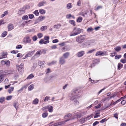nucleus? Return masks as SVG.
Here are the masks:
<instances>
[{"instance_id": "1", "label": "nucleus", "mask_w": 126, "mask_h": 126, "mask_svg": "<svg viewBox=\"0 0 126 126\" xmlns=\"http://www.w3.org/2000/svg\"><path fill=\"white\" fill-rule=\"evenodd\" d=\"M80 93V91L75 89L72 90L68 94L69 97H70V100L73 101V103L75 105L79 104V102L77 99L80 97L79 95Z\"/></svg>"}, {"instance_id": "2", "label": "nucleus", "mask_w": 126, "mask_h": 126, "mask_svg": "<svg viewBox=\"0 0 126 126\" xmlns=\"http://www.w3.org/2000/svg\"><path fill=\"white\" fill-rule=\"evenodd\" d=\"M82 112L80 113L78 112L75 113V115L74 116V117H72V115L70 113H69L67 115L64 116V118L67 119L65 121V122H66L72 119H74L75 118H80L82 116Z\"/></svg>"}, {"instance_id": "3", "label": "nucleus", "mask_w": 126, "mask_h": 126, "mask_svg": "<svg viewBox=\"0 0 126 126\" xmlns=\"http://www.w3.org/2000/svg\"><path fill=\"white\" fill-rule=\"evenodd\" d=\"M81 29L79 28L74 27L73 31L70 33V36H75L81 33Z\"/></svg>"}, {"instance_id": "4", "label": "nucleus", "mask_w": 126, "mask_h": 126, "mask_svg": "<svg viewBox=\"0 0 126 126\" xmlns=\"http://www.w3.org/2000/svg\"><path fill=\"white\" fill-rule=\"evenodd\" d=\"M85 39V36L84 35H80L76 38V41L79 43L83 42Z\"/></svg>"}, {"instance_id": "5", "label": "nucleus", "mask_w": 126, "mask_h": 126, "mask_svg": "<svg viewBox=\"0 0 126 126\" xmlns=\"http://www.w3.org/2000/svg\"><path fill=\"white\" fill-rule=\"evenodd\" d=\"M24 64L23 63H21L20 65H16V67L17 68L18 71L20 73H22L23 72L24 68H23Z\"/></svg>"}, {"instance_id": "6", "label": "nucleus", "mask_w": 126, "mask_h": 126, "mask_svg": "<svg viewBox=\"0 0 126 126\" xmlns=\"http://www.w3.org/2000/svg\"><path fill=\"white\" fill-rule=\"evenodd\" d=\"M48 109V110L49 112H51L53 111V107L52 106L50 105L47 106L42 108V110L45 111H47L46 110Z\"/></svg>"}, {"instance_id": "7", "label": "nucleus", "mask_w": 126, "mask_h": 126, "mask_svg": "<svg viewBox=\"0 0 126 126\" xmlns=\"http://www.w3.org/2000/svg\"><path fill=\"white\" fill-rule=\"evenodd\" d=\"M31 40L29 36L26 37L24 39L23 42L25 43H30L31 42Z\"/></svg>"}, {"instance_id": "8", "label": "nucleus", "mask_w": 126, "mask_h": 126, "mask_svg": "<svg viewBox=\"0 0 126 126\" xmlns=\"http://www.w3.org/2000/svg\"><path fill=\"white\" fill-rule=\"evenodd\" d=\"M106 53L105 51L103 52L101 51H97L95 54V55L98 56H104L106 55Z\"/></svg>"}, {"instance_id": "9", "label": "nucleus", "mask_w": 126, "mask_h": 126, "mask_svg": "<svg viewBox=\"0 0 126 126\" xmlns=\"http://www.w3.org/2000/svg\"><path fill=\"white\" fill-rule=\"evenodd\" d=\"M85 54V51H81L78 52L76 54V56L78 57H80L84 55Z\"/></svg>"}, {"instance_id": "10", "label": "nucleus", "mask_w": 126, "mask_h": 126, "mask_svg": "<svg viewBox=\"0 0 126 126\" xmlns=\"http://www.w3.org/2000/svg\"><path fill=\"white\" fill-rule=\"evenodd\" d=\"M42 51L41 50H39L37 51L36 53V54H35L34 55L33 57H32L31 60H32L34 59V57L36 56H38V57H39L40 55L41 54H42Z\"/></svg>"}, {"instance_id": "11", "label": "nucleus", "mask_w": 126, "mask_h": 126, "mask_svg": "<svg viewBox=\"0 0 126 126\" xmlns=\"http://www.w3.org/2000/svg\"><path fill=\"white\" fill-rule=\"evenodd\" d=\"M59 63L62 65L65 64V59L63 57H62L59 58Z\"/></svg>"}, {"instance_id": "12", "label": "nucleus", "mask_w": 126, "mask_h": 126, "mask_svg": "<svg viewBox=\"0 0 126 126\" xmlns=\"http://www.w3.org/2000/svg\"><path fill=\"white\" fill-rule=\"evenodd\" d=\"M25 12V8L23 7L19 9L18 13L20 15H21Z\"/></svg>"}, {"instance_id": "13", "label": "nucleus", "mask_w": 126, "mask_h": 126, "mask_svg": "<svg viewBox=\"0 0 126 126\" xmlns=\"http://www.w3.org/2000/svg\"><path fill=\"white\" fill-rule=\"evenodd\" d=\"M47 4L46 1L45 0H43L39 2L37 5V6L39 7H40L44 6L46 4Z\"/></svg>"}, {"instance_id": "14", "label": "nucleus", "mask_w": 126, "mask_h": 126, "mask_svg": "<svg viewBox=\"0 0 126 126\" xmlns=\"http://www.w3.org/2000/svg\"><path fill=\"white\" fill-rule=\"evenodd\" d=\"M38 65L40 66L41 67H42L44 66L45 64V62L44 61H41L39 60L38 62Z\"/></svg>"}, {"instance_id": "15", "label": "nucleus", "mask_w": 126, "mask_h": 126, "mask_svg": "<svg viewBox=\"0 0 126 126\" xmlns=\"http://www.w3.org/2000/svg\"><path fill=\"white\" fill-rule=\"evenodd\" d=\"M49 40H47L46 41H44V40L43 39H41L39 42V43L41 44H46L49 43Z\"/></svg>"}, {"instance_id": "16", "label": "nucleus", "mask_w": 126, "mask_h": 126, "mask_svg": "<svg viewBox=\"0 0 126 126\" xmlns=\"http://www.w3.org/2000/svg\"><path fill=\"white\" fill-rule=\"evenodd\" d=\"M13 106L15 108L16 110H17L19 106V104L17 102H15L13 103Z\"/></svg>"}, {"instance_id": "17", "label": "nucleus", "mask_w": 126, "mask_h": 126, "mask_svg": "<svg viewBox=\"0 0 126 126\" xmlns=\"http://www.w3.org/2000/svg\"><path fill=\"white\" fill-rule=\"evenodd\" d=\"M8 31H11L14 29V27L13 25L12 24H10L8 25Z\"/></svg>"}, {"instance_id": "18", "label": "nucleus", "mask_w": 126, "mask_h": 126, "mask_svg": "<svg viewBox=\"0 0 126 126\" xmlns=\"http://www.w3.org/2000/svg\"><path fill=\"white\" fill-rule=\"evenodd\" d=\"M35 52V50L31 51L28 52L26 54L28 57H30L32 56Z\"/></svg>"}, {"instance_id": "19", "label": "nucleus", "mask_w": 126, "mask_h": 126, "mask_svg": "<svg viewBox=\"0 0 126 126\" xmlns=\"http://www.w3.org/2000/svg\"><path fill=\"white\" fill-rule=\"evenodd\" d=\"M114 49L116 52H118L121 50V47L119 46H117L114 48Z\"/></svg>"}, {"instance_id": "20", "label": "nucleus", "mask_w": 126, "mask_h": 126, "mask_svg": "<svg viewBox=\"0 0 126 126\" xmlns=\"http://www.w3.org/2000/svg\"><path fill=\"white\" fill-rule=\"evenodd\" d=\"M90 43L89 42H87L83 44V47H88L90 45Z\"/></svg>"}, {"instance_id": "21", "label": "nucleus", "mask_w": 126, "mask_h": 126, "mask_svg": "<svg viewBox=\"0 0 126 126\" xmlns=\"http://www.w3.org/2000/svg\"><path fill=\"white\" fill-rule=\"evenodd\" d=\"M80 15L85 17H87L88 16L87 13L86 12L84 13L83 12H81L80 13Z\"/></svg>"}, {"instance_id": "22", "label": "nucleus", "mask_w": 126, "mask_h": 126, "mask_svg": "<svg viewBox=\"0 0 126 126\" xmlns=\"http://www.w3.org/2000/svg\"><path fill=\"white\" fill-rule=\"evenodd\" d=\"M69 53L68 52H66L64 53L63 55V57L64 59H67L69 56Z\"/></svg>"}, {"instance_id": "23", "label": "nucleus", "mask_w": 126, "mask_h": 126, "mask_svg": "<svg viewBox=\"0 0 126 126\" xmlns=\"http://www.w3.org/2000/svg\"><path fill=\"white\" fill-rule=\"evenodd\" d=\"M45 17L43 16H41L39 17L38 20H39V22H40L43 21L45 18Z\"/></svg>"}, {"instance_id": "24", "label": "nucleus", "mask_w": 126, "mask_h": 126, "mask_svg": "<svg viewBox=\"0 0 126 126\" xmlns=\"http://www.w3.org/2000/svg\"><path fill=\"white\" fill-rule=\"evenodd\" d=\"M61 26L62 25L61 24H58L57 25H54V28L57 29H58L60 28Z\"/></svg>"}, {"instance_id": "25", "label": "nucleus", "mask_w": 126, "mask_h": 126, "mask_svg": "<svg viewBox=\"0 0 126 126\" xmlns=\"http://www.w3.org/2000/svg\"><path fill=\"white\" fill-rule=\"evenodd\" d=\"M8 14V10H7L3 13V14H2L1 16L0 17L1 18H3L6 15H7Z\"/></svg>"}, {"instance_id": "26", "label": "nucleus", "mask_w": 126, "mask_h": 126, "mask_svg": "<svg viewBox=\"0 0 126 126\" xmlns=\"http://www.w3.org/2000/svg\"><path fill=\"white\" fill-rule=\"evenodd\" d=\"M39 12L42 15L46 13V11L42 9H40L39 10Z\"/></svg>"}, {"instance_id": "27", "label": "nucleus", "mask_w": 126, "mask_h": 126, "mask_svg": "<svg viewBox=\"0 0 126 126\" xmlns=\"http://www.w3.org/2000/svg\"><path fill=\"white\" fill-rule=\"evenodd\" d=\"M14 89V88L13 87H10V88L8 89V93L10 94L13 91Z\"/></svg>"}, {"instance_id": "28", "label": "nucleus", "mask_w": 126, "mask_h": 126, "mask_svg": "<svg viewBox=\"0 0 126 126\" xmlns=\"http://www.w3.org/2000/svg\"><path fill=\"white\" fill-rule=\"evenodd\" d=\"M123 66V64L120 63H119L118 64V70H120V69L122 68Z\"/></svg>"}, {"instance_id": "29", "label": "nucleus", "mask_w": 126, "mask_h": 126, "mask_svg": "<svg viewBox=\"0 0 126 126\" xmlns=\"http://www.w3.org/2000/svg\"><path fill=\"white\" fill-rule=\"evenodd\" d=\"M34 85L33 84H32L29 86L28 88V90L29 91H31L34 88Z\"/></svg>"}, {"instance_id": "30", "label": "nucleus", "mask_w": 126, "mask_h": 126, "mask_svg": "<svg viewBox=\"0 0 126 126\" xmlns=\"http://www.w3.org/2000/svg\"><path fill=\"white\" fill-rule=\"evenodd\" d=\"M72 6L71 5V3H69L67 4L66 5V8L68 9L71 8L72 7Z\"/></svg>"}, {"instance_id": "31", "label": "nucleus", "mask_w": 126, "mask_h": 126, "mask_svg": "<svg viewBox=\"0 0 126 126\" xmlns=\"http://www.w3.org/2000/svg\"><path fill=\"white\" fill-rule=\"evenodd\" d=\"M38 99L37 98H36L33 101V104L36 105L38 104Z\"/></svg>"}, {"instance_id": "32", "label": "nucleus", "mask_w": 126, "mask_h": 126, "mask_svg": "<svg viewBox=\"0 0 126 126\" xmlns=\"http://www.w3.org/2000/svg\"><path fill=\"white\" fill-rule=\"evenodd\" d=\"M99 61L100 60L99 59H95L94 60V63H95V65L96 64H98L99 63Z\"/></svg>"}, {"instance_id": "33", "label": "nucleus", "mask_w": 126, "mask_h": 126, "mask_svg": "<svg viewBox=\"0 0 126 126\" xmlns=\"http://www.w3.org/2000/svg\"><path fill=\"white\" fill-rule=\"evenodd\" d=\"M34 77V76L33 74H32L29 75L27 78V79H32Z\"/></svg>"}, {"instance_id": "34", "label": "nucleus", "mask_w": 126, "mask_h": 126, "mask_svg": "<svg viewBox=\"0 0 126 126\" xmlns=\"http://www.w3.org/2000/svg\"><path fill=\"white\" fill-rule=\"evenodd\" d=\"M94 29H93L92 27H90L88 28L87 30V31L88 32H92Z\"/></svg>"}, {"instance_id": "35", "label": "nucleus", "mask_w": 126, "mask_h": 126, "mask_svg": "<svg viewBox=\"0 0 126 126\" xmlns=\"http://www.w3.org/2000/svg\"><path fill=\"white\" fill-rule=\"evenodd\" d=\"M56 61H53L51 62L48 63H47V64L48 65H51L56 63Z\"/></svg>"}, {"instance_id": "36", "label": "nucleus", "mask_w": 126, "mask_h": 126, "mask_svg": "<svg viewBox=\"0 0 126 126\" xmlns=\"http://www.w3.org/2000/svg\"><path fill=\"white\" fill-rule=\"evenodd\" d=\"M10 62L8 60H7L5 61V64L6 65V66L7 67H9L10 66Z\"/></svg>"}, {"instance_id": "37", "label": "nucleus", "mask_w": 126, "mask_h": 126, "mask_svg": "<svg viewBox=\"0 0 126 126\" xmlns=\"http://www.w3.org/2000/svg\"><path fill=\"white\" fill-rule=\"evenodd\" d=\"M69 22L73 26H75L76 25L75 21L73 20H70Z\"/></svg>"}, {"instance_id": "38", "label": "nucleus", "mask_w": 126, "mask_h": 126, "mask_svg": "<svg viewBox=\"0 0 126 126\" xmlns=\"http://www.w3.org/2000/svg\"><path fill=\"white\" fill-rule=\"evenodd\" d=\"M48 115V113L47 112H45L44 113L42 114V116L43 118H45L47 117Z\"/></svg>"}, {"instance_id": "39", "label": "nucleus", "mask_w": 126, "mask_h": 126, "mask_svg": "<svg viewBox=\"0 0 126 126\" xmlns=\"http://www.w3.org/2000/svg\"><path fill=\"white\" fill-rule=\"evenodd\" d=\"M82 17L79 16L77 19V21L78 22H80L82 21Z\"/></svg>"}, {"instance_id": "40", "label": "nucleus", "mask_w": 126, "mask_h": 126, "mask_svg": "<svg viewBox=\"0 0 126 126\" xmlns=\"http://www.w3.org/2000/svg\"><path fill=\"white\" fill-rule=\"evenodd\" d=\"M122 57V56L120 55H116L115 56V59L116 60H118L120 58Z\"/></svg>"}, {"instance_id": "41", "label": "nucleus", "mask_w": 126, "mask_h": 126, "mask_svg": "<svg viewBox=\"0 0 126 126\" xmlns=\"http://www.w3.org/2000/svg\"><path fill=\"white\" fill-rule=\"evenodd\" d=\"M47 27L46 26H42L41 28V30L42 31H43L45 29H47Z\"/></svg>"}, {"instance_id": "42", "label": "nucleus", "mask_w": 126, "mask_h": 126, "mask_svg": "<svg viewBox=\"0 0 126 126\" xmlns=\"http://www.w3.org/2000/svg\"><path fill=\"white\" fill-rule=\"evenodd\" d=\"M89 117H88L87 118H83L80 120L81 122L82 123H84L85 121L88 119Z\"/></svg>"}, {"instance_id": "43", "label": "nucleus", "mask_w": 126, "mask_h": 126, "mask_svg": "<svg viewBox=\"0 0 126 126\" xmlns=\"http://www.w3.org/2000/svg\"><path fill=\"white\" fill-rule=\"evenodd\" d=\"M33 13L35 14L36 16H38L39 15V14L37 10H36L35 11L33 12Z\"/></svg>"}, {"instance_id": "44", "label": "nucleus", "mask_w": 126, "mask_h": 126, "mask_svg": "<svg viewBox=\"0 0 126 126\" xmlns=\"http://www.w3.org/2000/svg\"><path fill=\"white\" fill-rule=\"evenodd\" d=\"M22 19L23 20H28V17L27 15H25L22 16Z\"/></svg>"}, {"instance_id": "45", "label": "nucleus", "mask_w": 126, "mask_h": 126, "mask_svg": "<svg viewBox=\"0 0 126 126\" xmlns=\"http://www.w3.org/2000/svg\"><path fill=\"white\" fill-rule=\"evenodd\" d=\"M12 97V96L11 95L7 96L6 97V99L7 100H11Z\"/></svg>"}, {"instance_id": "46", "label": "nucleus", "mask_w": 126, "mask_h": 126, "mask_svg": "<svg viewBox=\"0 0 126 126\" xmlns=\"http://www.w3.org/2000/svg\"><path fill=\"white\" fill-rule=\"evenodd\" d=\"M7 32L6 31L3 32L1 34V36L2 37H5L7 34Z\"/></svg>"}, {"instance_id": "47", "label": "nucleus", "mask_w": 126, "mask_h": 126, "mask_svg": "<svg viewBox=\"0 0 126 126\" xmlns=\"http://www.w3.org/2000/svg\"><path fill=\"white\" fill-rule=\"evenodd\" d=\"M116 54V52L115 51H114L113 52L110 53V56L111 57H113L115 56V55Z\"/></svg>"}, {"instance_id": "48", "label": "nucleus", "mask_w": 126, "mask_h": 126, "mask_svg": "<svg viewBox=\"0 0 126 126\" xmlns=\"http://www.w3.org/2000/svg\"><path fill=\"white\" fill-rule=\"evenodd\" d=\"M2 58H6L7 56L6 54L4 53H3L2 55H1Z\"/></svg>"}, {"instance_id": "49", "label": "nucleus", "mask_w": 126, "mask_h": 126, "mask_svg": "<svg viewBox=\"0 0 126 126\" xmlns=\"http://www.w3.org/2000/svg\"><path fill=\"white\" fill-rule=\"evenodd\" d=\"M5 98L4 97H1L0 98V102L2 103L5 100Z\"/></svg>"}, {"instance_id": "50", "label": "nucleus", "mask_w": 126, "mask_h": 126, "mask_svg": "<svg viewBox=\"0 0 126 126\" xmlns=\"http://www.w3.org/2000/svg\"><path fill=\"white\" fill-rule=\"evenodd\" d=\"M103 7V6H102L100 5V6H98L95 9V10H97L99 9H102Z\"/></svg>"}, {"instance_id": "51", "label": "nucleus", "mask_w": 126, "mask_h": 126, "mask_svg": "<svg viewBox=\"0 0 126 126\" xmlns=\"http://www.w3.org/2000/svg\"><path fill=\"white\" fill-rule=\"evenodd\" d=\"M120 62L123 63H126V59L125 58L124 59H121Z\"/></svg>"}, {"instance_id": "52", "label": "nucleus", "mask_w": 126, "mask_h": 126, "mask_svg": "<svg viewBox=\"0 0 126 126\" xmlns=\"http://www.w3.org/2000/svg\"><path fill=\"white\" fill-rule=\"evenodd\" d=\"M37 39V37L36 36H34L32 37V39L33 41H36Z\"/></svg>"}, {"instance_id": "53", "label": "nucleus", "mask_w": 126, "mask_h": 126, "mask_svg": "<svg viewBox=\"0 0 126 126\" xmlns=\"http://www.w3.org/2000/svg\"><path fill=\"white\" fill-rule=\"evenodd\" d=\"M22 48V46L20 45H17L16 47V48L17 49H19Z\"/></svg>"}, {"instance_id": "54", "label": "nucleus", "mask_w": 126, "mask_h": 126, "mask_svg": "<svg viewBox=\"0 0 126 126\" xmlns=\"http://www.w3.org/2000/svg\"><path fill=\"white\" fill-rule=\"evenodd\" d=\"M95 49H93L92 50L88 51L87 52V54L91 53L93 52L94 51H95Z\"/></svg>"}, {"instance_id": "55", "label": "nucleus", "mask_w": 126, "mask_h": 126, "mask_svg": "<svg viewBox=\"0 0 126 126\" xmlns=\"http://www.w3.org/2000/svg\"><path fill=\"white\" fill-rule=\"evenodd\" d=\"M50 98V97L48 96H46L45 97L44 101L45 102L46 101H47L49 100Z\"/></svg>"}, {"instance_id": "56", "label": "nucleus", "mask_w": 126, "mask_h": 126, "mask_svg": "<svg viewBox=\"0 0 126 126\" xmlns=\"http://www.w3.org/2000/svg\"><path fill=\"white\" fill-rule=\"evenodd\" d=\"M100 114L99 113H96L95 115L94 116V118H97L99 116H100V115H99V114Z\"/></svg>"}, {"instance_id": "57", "label": "nucleus", "mask_w": 126, "mask_h": 126, "mask_svg": "<svg viewBox=\"0 0 126 126\" xmlns=\"http://www.w3.org/2000/svg\"><path fill=\"white\" fill-rule=\"evenodd\" d=\"M43 34L42 33H39L37 34V36L39 38H40L43 36Z\"/></svg>"}, {"instance_id": "58", "label": "nucleus", "mask_w": 126, "mask_h": 126, "mask_svg": "<svg viewBox=\"0 0 126 126\" xmlns=\"http://www.w3.org/2000/svg\"><path fill=\"white\" fill-rule=\"evenodd\" d=\"M18 51L17 50H13L11 51V52L13 54H16L18 52Z\"/></svg>"}, {"instance_id": "59", "label": "nucleus", "mask_w": 126, "mask_h": 126, "mask_svg": "<svg viewBox=\"0 0 126 126\" xmlns=\"http://www.w3.org/2000/svg\"><path fill=\"white\" fill-rule=\"evenodd\" d=\"M116 96V94H113L112 95V96H110V97H108V99L109 100L112 97H115Z\"/></svg>"}, {"instance_id": "60", "label": "nucleus", "mask_w": 126, "mask_h": 126, "mask_svg": "<svg viewBox=\"0 0 126 126\" xmlns=\"http://www.w3.org/2000/svg\"><path fill=\"white\" fill-rule=\"evenodd\" d=\"M29 18L30 19H32L34 17V16L32 14H30L29 15Z\"/></svg>"}, {"instance_id": "61", "label": "nucleus", "mask_w": 126, "mask_h": 126, "mask_svg": "<svg viewBox=\"0 0 126 126\" xmlns=\"http://www.w3.org/2000/svg\"><path fill=\"white\" fill-rule=\"evenodd\" d=\"M101 106V104H99L98 105L96 106H95L94 107V108L95 109H97L100 107Z\"/></svg>"}, {"instance_id": "62", "label": "nucleus", "mask_w": 126, "mask_h": 126, "mask_svg": "<svg viewBox=\"0 0 126 126\" xmlns=\"http://www.w3.org/2000/svg\"><path fill=\"white\" fill-rule=\"evenodd\" d=\"M107 120L106 118H104L101 120L100 121V122L101 123H103L106 121Z\"/></svg>"}, {"instance_id": "63", "label": "nucleus", "mask_w": 126, "mask_h": 126, "mask_svg": "<svg viewBox=\"0 0 126 126\" xmlns=\"http://www.w3.org/2000/svg\"><path fill=\"white\" fill-rule=\"evenodd\" d=\"M118 114L117 113H116L114 114V117L117 119L118 118Z\"/></svg>"}, {"instance_id": "64", "label": "nucleus", "mask_w": 126, "mask_h": 126, "mask_svg": "<svg viewBox=\"0 0 126 126\" xmlns=\"http://www.w3.org/2000/svg\"><path fill=\"white\" fill-rule=\"evenodd\" d=\"M99 123V122L97 121H96L93 124V126H95L96 125Z\"/></svg>"}]
</instances>
